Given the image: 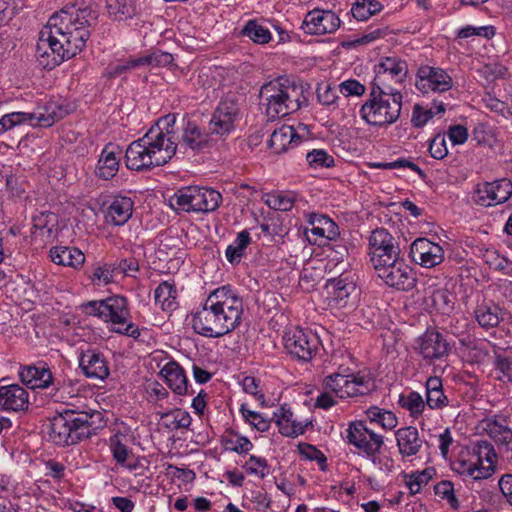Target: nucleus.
<instances>
[{
  "mask_svg": "<svg viewBox=\"0 0 512 512\" xmlns=\"http://www.w3.org/2000/svg\"><path fill=\"white\" fill-rule=\"evenodd\" d=\"M95 20L88 9L77 10L75 15L65 10L52 15L39 32L35 54L39 65L51 70L79 54Z\"/></svg>",
  "mask_w": 512,
  "mask_h": 512,
  "instance_id": "f257e3e1",
  "label": "nucleus"
},
{
  "mask_svg": "<svg viewBox=\"0 0 512 512\" xmlns=\"http://www.w3.org/2000/svg\"><path fill=\"white\" fill-rule=\"evenodd\" d=\"M175 116L167 115L152 126L143 137L127 148L125 162L128 169L147 171L168 163L177 153L173 140Z\"/></svg>",
  "mask_w": 512,
  "mask_h": 512,
  "instance_id": "f03ea898",
  "label": "nucleus"
},
{
  "mask_svg": "<svg viewBox=\"0 0 512 512\" xmlns=\"http://www.w3.org/2000/svg\"><path fill=\"white\" fill-rule=\"evenodd\" d=\"M101 420L99 411H76L65 409L50 419L48 436L56 445L69 446L89 438Z\"/></svg>",
  "mask_w": 512,
  "mask_h": 512,
  "instance_id": "7ed1b4c3",
  "label": "nucleus"
},
{
  "mask_svg": "<svg viewBox=\"0 0 512 512\" xmlns=\"http://www.w3.org/2000/svg\"><path fill=\"white\" fill-rule=\"evenodd\" d=\"M260 97L270 119L285 117L301 107L302 88L288 78L280 77L262 86Z\"/></svg>",
  "mask_w": 512,
  "mask_h": 512,
  "instance_id": "20e7f679",
  "label": "nucleus"
},
{
  "mask_svg": "<svg viewBox=\"0 0 512 512\" xmlns=\"http://www.w3.org/2000/svg\"><path fill=\"white\" fill-rule=\"evenodd\" d=\"M401 93L387 92L371 87L367 101L361 106V118L372 126H388L395 123L402 109Z\"/></svg>",
  "mask_w": 512,
  "mask_h": 512,
  "instance_id": "39448f33",
  "label": "nucleus"
},
{
  "mask_svg": "<svg viewBox=\"0 0 512 512\" xmlns=\"http://www.w3.org/2000/svg\"><path fill=\"white\" fill-rule=\"evenodd\" d=\"M208 299L220 318L225 334L234 331L241 323L244 312L243 300L231 286L225 285L213 290Z\"/></svg>",
  "mask_w": 512,
  "mask_h": 512,
  "instance_id": "423d86ee",
  "label": "nucleus"
},
{
  "mask_svg": "<svg viewBox=\"0 0 512 512\" xmlns=\"http://www.w3.org/2000/svg\"><path fill=\"white\" fill-rule=\"evenodd\" d=\"M344 439L348 444L357 448L360 454L371 458L376 464V455L384 445V437L369 429L365 421L358 420L349 423Z\"/></svg>",
  "mask_w": 512,
  "mask_h": 512,
  "instance_id": "0eeeda50",
  "label": "nucleus"
},
{
  "mask_svg": "<svg viewBox=\"0 0 512 512\" xmlns=\"http://www.w3.org/2000/svg\"><path fill=\"white\" fill-rule=\"evenodd\" d=\"M66 115V110L54 102L45 106L44 111L25 113L12 112L2 116L0 124L5 131L12 129L17 125L30 122L32 125L39 127H50Z\"/></svg>",
  "mask_w": 512,
  "mask_h": 512,
  "instance_id": "6e6552de",
  "label": "nucleus"
},
{
  "mask_svg": "<svg viewBox=\"0 0 512 512\" xmlns=\"http://www.w3.org/2000/svg\"><path fill=\"white\" fill-rule=\"evenodd\" d=\"M380 279L389 287L400 291L412 290L417 282L416 274L411 266L400 256L375 268Z\"/></svg>",
  "mask_w": 512,
  "mask_h": 512,
  "instance_id": "1a4fd4ad",
  "label": "nucleus"
},
{
  "mask_svg": "<svg viewBox=\"0 0 512 512\" xmlns=\"http://www.w3.org/2000/svg\"><path fill=\"white\" fill-rule=\"evenodd\" d=\"M283 342L287 353L301 361H310L319 347L318 336L310 330L299 327L286 331Z\"/></svg>",
  "mask_w": 512,
  "mask_h": 512,
  "instance_id": "9d476101",
  "label": "nucleus"
},
{
  "mask_svg": "<svg viewBox=\"0 0 512 512\" xmlns=\"http://www.w3.org/2000/svg\"><path fill=\"white\" fill-rule=\"evenodd\" d=\"M369 255L373 268L397 260L401 249L395 237L384 228L372 231L369 237Z\"/></svg>",
  "mask_w": 512,
  "mask_h": 512,
  "instance_id": "9b49d317",
  "label": "nucleus"
},
{
  "mask_svg": "<svg viewBox=\"0 0 512 512\" xmlns=\"http://www.w3.org/2000/svg\"><path fill=\"white\" fill-rule=\"evenodd\" d=\"M375 73L371 87L387 92L401 93L394 87V84L402 83L408 73V65L406 61L398 57H386L376 66Z\"/></svg>",
  "mask_w": 512,
  "mask_h": 512,
  "instance_id": "f8f14e48",
  "label": "nucleus"
},
{
  "mask_svg": "<svg viewBox=\"0 0 512 512\" xmlns=\"http://www.w3.org/2000/svg\"><path fill=\"white\" fill-rule=\"evenodd\" d=\"M476 461L457 462L456 471L461 475L472 477L474 480L486 479L494 473L496 453L492 444L481 441L477 444Z\"/></svg>",
  "mask_w": 512,
  "mask_h": 512,
  "instance_id": "ddd939ff",
  "label": "nucleus"
},
{
  "mask_svg": "<svg viewBox=\"0 0 512 512\" xmlns=\"http://www.w3.org/2000/svg\"><path fill=\"white\" fill-rule=\"evenodd\" d=\"M103 321L110 322L112 325H124V328L114 327L112 330L116 333L138 338L140 331L133 323H127L130 317L127 299L123 296H112L104 299Z\"/></svg>",
  "mask_w": 512,
  "mask_h": 512,
  "instance_id": "4468645a",
  "label": "nucleus"
},
{
  "mask_svg": "<svg viewBox=\"0 0 512 512\" xmlns=\"http://www.w3.org/2000/svg\"><path fill=\"white\" fill-rule=\"evenodd\" d=\"M323 389L334 393L339 398L358 397L369 394L374 390V382L371 377H357L354 380L327 375L322 382Z\"/></svg>",
  "mask_w": 512,
  "mask_h": 512,
  "instance_id": "2eb2a0df",
  "label": "nucleus"
},
{
  "mask_svg": "<svg viewBox=\"0 0 512 512\" xmlns=\"http://www.w3.org/2000/svg\"><path fill=\"white\" fill-rule=\"evenodd\" d=\"M512 195V182L506 178L476 185L472 200L482 207H492L506 202Z\"/></svg>",
  "mask_w": 512,
  "mask_h": 512,
  "instance_id": "dca6fc26",
  "label": "nucleus"
},
{
  "mask_svg": "<svg viewBox=\"0 0 512 512\" xmlns=\"http://www.w3.org/2000/svg\"><path fill=\"white\" fill-rule=\"evenodd\" d=\"M416 88L422 93H444L453 86L452 77L442 68L422 65L416 74Z\"/></svg>",
  "mask_w": 512,
  "mask_h": 512,
  "instance_id": "f3484780",
  "label": "nucleus"
},
{
  "mask_svg": "<svg viewBox=\"0 0 512 512\" xmlns=\"http://www.w3.org/2000/svg\"><path fill=\"white\" fill-rule=\"evenodd\" d=\"M177 152L185 154L188 150L200 153L211 147V138L201 127L192 120L184 121L178 142H175Z\"/></svg>",
  "mask_w": 512,
  "mask_h": 512,
  "instance_id": "a211bd4d",
  "label": "nucleus"
},
{
  "mask_svg": "<svg viewBox=\"0 0 512 512\" xmlns=\"http://www.w3.org/2000/svg\"><path fill=\"white\" fill-rule=\"evenodd\" d=\"M208 297L202 307L192 313L191 325L195 333L210 338H220L225 334L220 318L217 317L214 308L209 307Z\"/></svg>",
  "mask_w": 512,
  "mask_h": 512,
  "instance_id": "6ab92c4d",
  "label": "nucleus"
},
{
  "mask_svg": "<svg viewBox=\"0 0 512 512\" xmlns=\"http://www.w3.org/2000/svg\"><path fill=\"white\" fill-rule=\"evenodd\" d=\"M415 349L424 360L432 362L447 357L451 347L443 334L427 330L417 338Z\"/></svg>",
  "mask_w": 512,
  "mask_h": 512,
  "instance_id": "aec40b11",
  "label": "nucleus"
},
{
  "mask_svg": "<svg viewBox=\"0 0 512 512\" xmlns=\"http://www.w3.org/2000/svg\"><path fill=\"white\" fill-rule=\"evenodd\" d=\"M330 295V304L336 308L353 307L356 303L358 291L355 282L348 276L330 279L327 283Z\"/></svg>",
  "mask_w": 512,
  "mask_h": 512,
  "instance_id": "412c9836",
  "label": "nucleus"
},
{
  "mask_svg": "<svg viewBox=\"0 0 512 512\" xmlns=\"http://www.w3.org/2000/svg\"><path fill=\"white\" fill-rule=\"evenodd\" d=\"M411 259L425 268H433L444 260V249L427 238H417L410 246Z\"/></svg>",
  "mask_w": 512,
  "mask_h": 512,
  "instance_id": "4be33fe9",
  "label": "nucleus"
},
{
  "mask_svg": "<svg viewBox=\"0 0 512 512\" xmlns=\"http://www.w3.org/2000/svg\"><path fill=\"white\" fill-rule=\"evenodd\" d=\"M340 27L339 17L331 10L314 9L303 20L302 29L307 34L333 33Z\"/></svg>",
  "mask_w": 512,
  "mask_h": 512,
  "instance_id": "5701e85b",
  "label": "nucleus"
},
{
  "mask_svg": "<svg viewBox=\"0 0 512 512\" xmlns=\"http://www.w3.org/2000/svg\"><path fill=\"white\" fill-rule=\"evenodd\" d=\"M29 393L18 384L0 385V409L3 411H27Z\"/></svg>",
  "mask_w": 512,
  "mask_h": 512,
  "instance_id": "b1692460",
  "label": "nucleus"
},
{
  "mask_svg": "<svg viewBox=\"0 0 512 512\" xmlns=\"http://www.w3.org/2000/svg\"><path fill=\"white\" fill-rule=\"evenodd\" d=\"M79 366L88 378L104 380L109 376L107 361L103 354L96 350L82 352Z\"/></svg>",
  "mask_w": 512,
  "mask_h": 512,
  "instance_id": "393cba45",
  "label": "nucleus"
},
{
  "mask_svg": "<svg viewBox=\"0 0 512 512\" xmlns=\"http://www.w3.org/2000/svg\"><path fill=\"white\" fill-rule=\"evenodd\" d=\"M167 386L177 395L188 393V379L184 369L174 360L167 362L160 370Z\"/></svg>",
  "mask_w": 512,
  "mask_h": 512,
  "instance_id": "a878e982",
  "label": "nucleus"
},
{
  "mask_svg": "<svg viewBox=\"0 0 512 512\" xmlns=\"http://www.w3.org/2000/svg\"><path fill=\"white\" fill-rule=\"evenodd\" d=\"M395 438L399 453L403 458L416 455L423 445L417 428L413 426L398 429L395 432Z\"/></svg>",
  "mask_w": 512,
  "mask_h": 512,
  "instance_id": "bb28decb",
  "label": "nucleus"
},
{
  "mask_svg": "<svg viewBox=\"0 0 512 512\" xmlns=\"http://www.w3.org/2000/svg\"><path fill=\"white\" fill-rule=\"evenodd\" d=\"M197 186L183 187L170 198L169 205L176 212H198Z\"/></svg>",
  "mask_w": 512,
  "mask_h": 512,
  "instance_id": "cd10ccee",
  "label": "nucleus"
},
{
  "mask_svg": "<svg viewBox=\"0 0 512 512\" xmlns=\"http://www.w3.org/2000/svg\"><path fill=\"white\" fill-rule=\"evenodd\" d=\"M19 376L21 381L28 387L47 388L53 384V375L49 368L44 366H27L20 370Z\"/></svg>",
  "mask_w": 512,
  "mask_h": 512,
  "instance_id": "c85d7f7f",
  "label": "nucleus"
},
{
  "mask_svg": "<svg viewBox=\"0 0 512 512\" xmlns=\"http://www.w3.org/2000/svg\"><path fill=\"white\" fill-rule=\"evenodd\" d=\"M301 138L292 126L283 125L274 130L269 140V147L277 154L286 152L300 142Z\"/></svg>",
  "mask_w": 512,
  "mask_h": 512,
  "instance_id": "c756f323",
  "label": "nucleus"
},
{
  "mask_svg": "<svg viewBox=\"0 0 512 512\" xmlns=\"http://www.w3.org/2000/svg\"><path fill=\"white\" fill-rule=\"evenodd\" d=\"M51 261L57 265L79 268L85 262V255L75 247L56 246L50 249Z\"/></svg>",
  "mask_w": 512,
  "mask_h": 512,
  "instance_id": "7c9ffc66",
  "label": "nucleus"
},
{
  "mask_svg": "<svg viewBox=\"0 0 512 512\" xmlns=\"http://www.w3.org/2000/svg\"><path fill=\"white\" fill-rule=\"evenodd\" d=\"M425 404L432 410L443 409L449 404V399L443 391L442 380L439 377H429L426 381Z\"/></svg>",
  "mask_w": 512,
  "mask_h": 512,
  "instance_id": "2f4dec72",
  "label": "nucleus"
},
{
  "mask_svg": "<svg viewBox=\"0 0 512 512\" xmlns=\"http://www.w3.org/2000/svg\"><path fill=\"white\" fill-rule=\"evenodd\" d=\"M133 201L129 197H116L108 207L107 217L116 225H124L132 216Z\"/></svg>",
  "mask_w": 512,
  "mask_h": 512,
  "instance_id": "473e14b6",
  "label": "nucleus"
},
{
  "mask_svg": "<svg viewBox=\"0 0 512 512\" xmlns=\"http://www.w3.org/2000/svg\"><path fill=\"white\" fill-rule=\"evenodd\" d=\"M274 418L279 427V432L284 436L296 437L305 432L306 426L293 420L292 411L285 406L274 412Z\"/></svg>",
  "mask_w": 512,
  "mask_h": 512,
  "instance_id": "72a5a7b5",
  "label": "nucleus"
},
{
  "mask_svg": "<svg viewBox=\"0 0 512 512\" xmlns=\"http://www.w3.org/2000/svg\"><path fill=\"white\" fill-rule=\"evenodd\" d=\"M309 224L311 233L319 237H325L333 240L339 235L337 224L328 216L312 213L309 215Z\"/></svg>",
  "mask_w": 512,
  "mask_h": 512,
  "instance_id": "f704fd0d",
  "label": "nucleus"
},
{
  "mask_svg": "<svg viewBox=\"0 0 512 512\" xmlns=\"http://www.w3.org/2000/svg\"><path fill=\"white\" fill-rule=\"evenodd\" d=\"M484 430L497 443L508 445L512 442V430L504 417L497 416L485 421Z\"/></svg>",
  "mask_w": 512,
  "mask_h": 512,
  "instance_id": "c9c22d12",
  "label": "nucleus"
},
{
  "mask_svg": "<svg viewBox=\"0 0 512 512\" xmlns=\"http://www.w3.org/2000/svg\"><path fill=\"white\" fill-rule=\"evenodd\" d=\"M119 168V159L116 153L111 150V144L103 149L96 167V175L104 180L114 177Z\"/></svg>",
  "mask_w": 512,
  "mask_h": 512,
  "instance_id": "e433bc0d",
  "label": "nucleus"
},
{
  "mask_svg": "<svg viewBox=\"0 0 512 512\" xmlns=\"http://www.w3.org/2000/svg\"><path fill=\"white\" fill-rule=\"evenodd\" d=\"M474 316L478 324L485 329L496 327L502 319L499 306L488 303L479 304L474 310Z\"/></svg>",
  "mask_w": 512,
  "mask_h": 512,
  "instance_id": "4c0bfd02",
  "label": "nucleus"
},
{
  "mask_svg": "<svg viewBox=\"0 0 512 512\" xmlns=\"http://www.w3.org/2000/svg\"><path fill=\"white\" fill-rule=\"evenodd\" d=\"M106 8L109 15L117 21H127L137 13L134 0H106Z\"/></svg>",
  "mask_w": 512,
  "mask_h": 512,
  "instance_id": "58836bf2",
  "label": "nucleus"
},
{
  "mask_svg": "<svg viewBox=\"0 0 512 512\" xmlns=\"http://www.w3.org/2000/svg\"><path fill=\"white\" fill-rule=\"evenodd\" d=\"M251 242L252 239L247 230L239 232L235 241L226 248L225 256L227 261L232 265L239 264L245 255L246 248Z\"/></svg>",
  "mask_w": 512,
  "mask_h": 512,
  "instance_id": "ea45409f",
  "label": "nucleus"
},
{
  "mask_svg": "<svg viewBox=\"0 0 512 512\" xmlns=\"http://www.w3.org/2000/svg\"><path fill=\"white\" fill-rule=\"evenodd\" d=\"M214 116L224 121L232 122L235 125V121L240 115V104L238 98L235 95H226L216 107Z\"/></svg>",
  "mask_w": 512,
  "mask_h": 512,
  "instance_id": "a19ab883",
  "label": "nucleus"
},
{
  "mask_svg": "<svg viewBox=\"0 0 512 512\" xmlns=\"http://www.w3.org/2000/svg\"><path fill=\"white\" fill-rule=\"evenodd\" d=\"M155 302L160 304L163 310L176 308L177 290L173 283L164 281L158 285L154 292Z\"/></svg>",
  "mask_w": 512,
  "mask_h": 512,
  "instance_id": "79ce46f5",
  "label": "nucleus"
},
{
  "mask_svg": "<svg viewBox=\"0 0 512 512\" xmlns=\"http://www.w3.org/2000/svg\"><path fill=\"white\" fill-rule=\"evenodd\" d=\"M159 415L164 426L170 430L186 429L192 421L190 414L181 409H173L159 413Z\"/></svg>",
  "mask_w": 512,
  "mask_h": 512,
  "instance_id": "37998d69",
  "label": "nucleus"
},
{
  "mask_svg": "<svg viewBox=\"0 0 512 512\" xmlns=\"http://www.w3.org/2000/svg\"><path fill=\"white\" fill-rule=\"evenodd\" d=\"M197 199L198 212L208 213L215 211L219 207L222 195L214 189L198 187Z\"/></svg>",
  "mask_w": 512,
  "mask_h": 512,
  "instance_id": "c03bdc74",
  "label": "nucleus"
},
{
  "mask_svg": "<svg viewBox=\"0 0 512 512\" xmlns=\"http://www.w3.org/2000/svg\"><path fill=\"white\" fill-rule=\"evenodd\" d=\"M122 437H124L122 434H115L111 437V452L117 464L133 470L136 468V465L128 463V460L133 455V453L131 449H129L127 445L122 442Z\"/></svg>",
  "mask_w": 512,
  "mask_h": 512,
  "instance_id": "a18cd8bd",
  "label": "nucleus"
},
{
  "mask_svg": "<svg viewBox=\"0 0 512 512\" xmlns=\"http://www.w3.org/2000/svg\"><path fill=\"white\" fill-rule=\"evenodd\" d=\"M446 105L442 101H433V106L429 109H424L420 105H415L412 114V123L415 127L424 126L434 115L444 113Z\"/></svg>",
  "mask_w": 512,
  "mask_h": 512,
  "instance_id": "49530a36",
  "label": "nucleus"
},
{
  "mask_svg": "<svg viewBox=\"0 0 512 512\" xmlns=\"http://www.w3.org/2000/svg\"><path fill=\"white\" fill-rule=\"evenodd\" d=\"M241 35L248 37L256 44H267L272 36L270 31L263 25L259 24L257 20H249L243 26Z\"/></svg>",
  "mask_w": 512,
  "mask_h": 512,
  "instance_id": "de8ad7c7",
  "label": "nucleus"
},
{
  "mask_svg": "<svg viewBox=\"0 0 512 512\" xmlns=\"http://www.w3.org/2000/svg\"><path fill=\"white\" fill-rule=\"evenodd\" d=\"M398 403L403 409L409 411L410 415L414 418L419 417L426 407L424 399L416 391L401 394Z\"/></svg>",
  "mask_w": 512,
  "mask_h": 512,
  "instance_id": "09e8293b",
  "label": "nucleus"
},
{
  "mask_svg": "<svg viewBox=\"0 0 512 512\" xmlns=\"http://www.w3.org/2000/svg\"><path fill=\"white\" fill-rule=\"evenodd\" d=\"M484 262L492 269L512 275V262L499 254L495 249H486L482 253Z\"/></svg>",
  "mask_w": 512,
  "mask_h": 512,
  "instance_id": "8fccbe9b",
  "label": "nucleus"
},
{
  "mask_svg": "<svg viewBox=\"0 0 512 512\" xmlns=\"http://www.w3.org/2000/svg\"><path fill=\"white\" fill-rule=\"evenodd\" d=\"M389 33L387 27H378L367 30L361 37L342 43L345 48H352L360 45L372 43L378 39L384 38Z\"/></svg>",
  "mask_w": 512,
  "mask_h": 512,
  "instance_id": "3c124183",
  "label": "nucleus"
},
{
  "mask_svg": "<svg viewBox=\"0 0 512 512\" xmlns=\"http://www.w3.org/2000/svg\"><path fill=\"white\" fill-rule=\"evenodd\" d=\"M223 444L226 450H231L238 454L248 453L253 448V444L247 437L233 432L230 433V436L224 437Z\"/></svg>",
  "mask_w": 512,
  "mask_h": 512,
  "instance_id": "603ef678",
  "label": "nucleus"
},
{
  "mask_svg": "<svg viewBox=\"0 0 512 512\" xmlns=\"http://www.w3.org/2000/svg\"><path fill=\"white\" fill-rule=\"evenodd\" d=\"M173 61V57L170 53L166 52H153L146 56L136 57V60L132 62L134 65L146 66H165Z\"/></svg>",
  "mask_w": 512,
  "mask_h": 512,
  "instance_id": "864d4df0",
  "label": "nucleus"
},
{
  "mask_svg": "<svg viewBox=\"0 0 512 512\" xmlns=\"http://www.w3.org/2000/svg\"><path fill=\"white\" fill-rule=\"evenodd\" d=\"M371 167L373 168H379V169H400V168H409L412 171L416 172L420 178L425 179L426 174L425 172L414 162L410 161L409 159L400 158L393 162H385V163H372Z\"/></svg>",
  "mask_w": 512,
  "mask_h": 512,
  "instance_id": "5fc2aeb1",
  "label": "nucleus"
},
{
  "mask_svg": "<svg viewBox=\"0 0 512 512\" xmlns=\"http://www.w3.org/2000/svg\"><path fill=\"white\" fill-rule=\"evenodd\" d=\"M432 478V472L428 469L423 470L418 474H404L406 486L410 490L411 495L420 492L422 485H426Z\"/></svg>",
  "mask_w": 512,
  "mask_h": 512,
  "instance_id": "6e6d98bb",
  "label": "nucleus"
},
{
  "mask_svg": "<svg viewBox=\"0 0 512 512\" xmlns=\"http://www.w3.org/2000/svg\"><path fill=\"white\" fill-rule=\"evenodd\" d=\"M307 162L313 168H329L334 165V159L323 149H314L307 153Z\"/></svg>",
  "mask_w": 512,
  "mask_h": 512,
  "instance_id": "4d7b16f0",
  "label": "nucleus"
},
{
  "mask_svg": "<svg viewBox=\"0 0 512 512\" xmlns=\"http://www.w3.org/2000/svg\"><path fill=\"white\" fill-rule=\"evenodd\" d=\"M240 411L245 418L255 429L260 432L268 431L270 427V420L264 418L261 414L251 411L245 407V405H241Z\"/></svg>",
  "mask_w": 512,
  "mask_h": 512,
  "instance_id": "13d9d810",
  "label": "nucleus"
},
{
  "mask_svg": "<svg viewBox=\"0 0 512 512\" xmlns=\"http://www.w3.org/2000/svg\"><path fill=\"white\" fill-rule=\"evenodd\" d=\"M495 34V29L493 26H481V27H474V26H466L458 30L457 37L461 39H466L472 36H480L484 38H491Z\"/></svg>",
  "mask_w": 512,
  "mask_h": 512,
  "instance_id": "bf43d9fd",
  "label": "nucleus"
},
{
  "mask_svg": "<svg viewBox=\"0 0 512 512\" xmlns=\"http://www.w3.org/2000/svg\"><path fill=\"white\" fill-rule=\"evenodd\" d=\"M244 468L248 473L257 475L260 478H264L270 472L266 459L254 455L250 456Z\"/></svg>",
  "mask_w": 512,
  "mask_h": 512,
  "instance_id": "052dcab7",
  "label": "nucleus"
},
{
  "mask_svg": "<svg viewBox=\"0 0 512 512\" xmlns=\"http://www.w3.org/2000/svg\"><path fill=\"white\" fill-rule=\"evenodd\" d=\"M112 265L115 275L122 274L127 276H133V274L139 270L138 260L134 257L121 259L113 263Z\"/></svg>",
  "mask_w": 512,
  "mask_h": 512,
  "instance_id": "680f3d73",
  "label": "nucleus"
},
{
  "mask_svg": "<svg viewBox=\"0 0 512 512\" xmlns=\"http://www.w3.org/2000/svg\"><path fill=\"white\" fill-rule=\"evenodd\" d=\"M235 128V125H232L230 121H224L220 118L212 115V118L209 122V132L212 135H217L219 137L228 136Z\"/></svg>",
  "mask_w": 512,
  "mask_h": 512,
  "instance_id": "e2e57ef3",
  "label": "nucleus"
},
{
  "mask_svg": "<svg viewBox=\"0 0 512 512\" xmlns=\"http://www.w3.org/2000/svg\"><path fill=\"white\" fill-rule=\"evenodd\" d=\"M299 453L307 460L311 461H317L321 465V469L324 470L325 463H326V457L325 455L317 449L315 446L303 443L299 444L298 446Z\"/></svg>",
  "mask_w": 512,
  "mask_h": 512,
  "instance_id": "0e129e2a",
  "label": "nucleus"
},
{
  "mask_svg": "<svg viewBox=\"0 0 512 512\" xmlns=\"http://www.w3.org/2000/svg\"><path fill=\"white\" fill-rule=\"evenodd\" d=\"M337 90L332 88L328 83H321L317 87V99L325 106H330L336 103L338 99Z\"/></svg>",
  "mask_w": 512,
  "mask_h": 512,
  "instance_id": "69168bd1",
  "label": "nucleus"
},
{
  "mask_svg": "<svg viewBox=\"0 0 512 512\" xmlns=\"http://www.w3.org/2000/svg\"><path fill=\"white\" fill-rule=\"evenodd\" d=\"M429 153L431 157L437 160H441L448 154V149L446 146V139L443 135L437 134L431 140L429 145Z\"/></svg>",
  "mask_w": 512,
  "mask_h": 512,
  "instance_id": "338daca9",
  "label": "nucleus"
},
{
  "mask_svg": "<svg viewBox=\"0 0 512 512\" xmlns=\"http://www.w3.org/2000/svg\"><path fill=\"white\" fill-rule=\"evenodd\" d=\"M114 275L113 265L105 264L94 269L93 274L91 275V280L98 285L101 283L108 284L111 282Z\"/></svg>",
  "mask_w": 512,
  "mask_h": 512,
  "instance_id": "774afa93",
  "label": "nucleus"
}]
</instances>
